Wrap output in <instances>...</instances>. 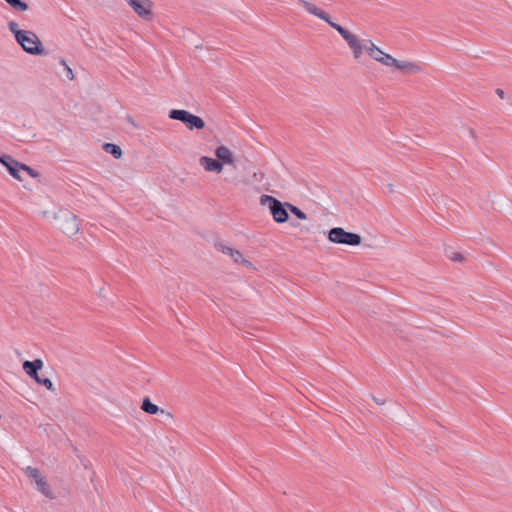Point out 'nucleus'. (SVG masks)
Here are the masks:
<instances>
[{"label": "nucleus", "mask_w": 512, "mask_h": 512, "mask_svg": "<svg viewBox=\"0 0 512 512\" xmlns=\"http://www.w3.org/2000/svg\"><path fill=\"white\" fill-rule=\"evenodd\" d=\"M8 28L10 32L14 35L15 39L19 38V34L24 32L25 30L19 29L18 24L15 21H10L8 23Z\"/></svg>", "instance_id": "nucleus-22"}, {"label": "nucleus", "mask_w": 512, "mask_h": 512, "mask_svg": "<svg viewBox=\"0 0 512 512\" xmlns=\"http://www.w3.org/2000/svg\"><path fill=\"white\" fill-rule=\"evenodd\" d=\"M260 204L268 206L273 220L277 223H285L289 219L288 202H281L271 195H261Z\"/></svg>", "instance_id": "nucleus-2"}, {"label": "nucleus", "mask_w": 512, "mask_h": 512, "mask_svg": "<svg viewBox=\"0 0 512 512\" xmlns=\"http://www.w3.org/2000/svg\"><path fill=\"white\" fill-rule=\"evenodd\" d=\"M82 465H84V468H87V465L85 464L84 460H81Z\"/></svg>", "instance_id": "nucleus-34"}, {"label": "nucleus", "mask_w": 512, "mask_h": 512, "mask_svg": "<svg viewBox=\"0 0 512 512\" xmlns=\"http://www.w3.org/2000/svg\"><path fill=\"white\" fill-rule=\"evenodd\" d=\"M215 156L218 161L222 162V166L234 164L233 153L224 145H220L215 149Z\"/></svg>", "instance_id": "nucleus-11"}, {"label": "nucleus", "mask_w": 512, "mask_h": 512, "mask_svg": "<svg viewBox=\"0 0 512 512\" xmlns=\"http://www.w3.org/2000/svg\"><path fill=\"white\" fill-rule=\"evenodd\" d=\"M467 132H468V134H469L472 138H474V139L476 138V133H475V130H474V129H472V128H468V129H467Z\"/></svg>", "instance_id": "nucleus-32"}, {"label": "nucleus", "mask_w": 512, "mask_h": 512, "mask_svg": "<svg viewBox=\"0 0 512 512\" xmlns=\"http://www.w3.org/2000/svg\"><path fill=\"white\" fill-rule=\"evenodd\" d=\"M446 256L454 262H462L464 257L461 253L451 252L449 249H445Z\"/></svg>", "instance_id": "nucleus-23"}, {"label": "nucleus", "mask_w": 512, "mask_h": 512, "mask_svg": "<svg viewBox=\"0 0 512 512\" xmlns=\"http://www.w3.org/2000/svg\"><path fill=\"white\" fill-rule=\"evenodd\" d=\"M199 163L208 172L221 173L223 170L222 162L218 161L217 158L202 156L199 159Z\"/></svg>", "instance_id": "nucleus-9"}, {"label": "nucleus", "mask_w": 512, "mask_h": 512, "mask_svg": "<svg viewBox=\"0 0 512 512\" xmlns=\"http://www.w3.org/2000/svg\"><path fill=\"white\" fill-rule=\"evenodd\" d=\"M169 118L182 122L189 130H202L205 128V121L191 112L183 109H172L169 111Z\"/></svg>", "instance_id": "nucleus-6"}, {"label": "nucleus", "mask_w": 512, "mask_h": 512, "mask_svg": "<svg viewBox=\"0 0 512 512\" xmlns=\"http://www.w3.org/2000/svg\"><path fill=\"white\" fill-rule=\"evenodd\" d=\"M60 64L64 67V69L66 71V77L69 80H73L74 79L73 70L68 66V64L64 58H60Z\"/></svg>", "instance_id": "nucleus-26"}, {"label": "nucleus", "mask_w": 512, "mask_h": 512, "mask_svg": "<svg viewBox=\"0 0 512 512\" xmlns=\"http://www.w3.org/2000/svg\"><path fill=\"white\" fill-rule=\"evenodd\" d=\"M0 163L5 166L9 174L15 179L22 181L23 178L20 175L21 162L14 159L12 156L3 154L0 155Z\"/></svg>", "instance_id": "nucleus-8"}, {"label": "nucleus", "mask_w": 512, "mask_h": 512, "mask_svg": "<svg viewBox=\"0 0 512 512\" xmlns=\"http://www.w3.org/2000/svg\"><path fill=\"white\" fill-rule=\"evenodd\" d=\"M82 465H84V468H87V465L85 464L84 460H81Z\"/></svg>", "instance_id": "nucleus-35"}, {"label": "nucleus", "mask_w": 512, "mask_h": 512, "mask_svg": "<svg viewBox=\"0 0 512 512\" xmlns=\"http://www.w3.org/2000/svg\"><path fill=\"white\" fill-rule=\"evenodd\" d=\"M364 49L367 51L368 55L374 60L379 62V58L383 55V51L377 47L371 40H367L364 44Z\"/></svg>", "instance_id": "nucleus-13"}, {"label": "nucleus", "mask_w": 512, "mask_h": 512, "mask_svg": "<svg viewBox=\"0 0 512 512\" xmlns=\"http://www.w3.org/2000/svg\"><path fill=\"white\" fill-rule=\"evenodd\" d=\"M215 248L224 253V254H228V255H232L233 251L235 250L234 248H231L229 246H226L225 244L221 243V242H217L215 243Z\"/></svg>", "instance_id": "nucleus-24"}, {"label": "nucleus", "mask_w": 512, "mask_h": 512, "mask_svg": "<svg viewBox=\"0 0 512 512\" xmlns=\"http://www.w3.org/2000/svg\"><path fill=\"white\" fill-rule=\"evenodd\" d=\"M141 409L150 415H156L158 412L164 413V410L152 403L149 397H145L143 399Z\"/></svg>", "instance_id": "nucleus-14"}, {"label": "nucleus", "mask_w": 512, "mask_h": 512, "mask_svg": "<svg viewBox=\"0 0 512 512\" xmlns=\"http://www.w3.org/2000/svg\"><path fill=\"white\" fill-rule=\"evenodd\" d=\"M43 368V361L41 359H35L33 361H24L23 370L35 380L39 376V371Z\"/></svg>", "instance_id": "nucleus-10"}, {"label": "nucleus", "mask_w": 512, "mask_h": 512, "mask_svg": "<svg viewBox=\"0 0 512 512\" xmlns=\"http://www.w3.org/2000/svg\"><path fill=\"white\" fill-rule=\"evenodd\" d=\"M495 92H496V94H497L501 99H504V97H505V92H504V90H503V89H501V88H497V89L495 90Z\"/></svg>", "instance_id": "nucleus-30"}, {"label": "nucleus", "mask_w": 512, "mask_h": 512, "mask_svg": "<svg viewBox=\"0 0 512 512\" xmlns=\"http://www.w3.org/2000/svg\"><path fill=\"white\" fill-rule=\"evenodd\" d=\"M17 43L22 47V49L31 55H45L46 50L38 38V36L30 31L25 30L21 34H19V38L16 39Z\"/></svg>", "instance_id": "nucleus-3"}, {"label": "nucleus", "mask_w": 512, "mask_h": 512, "mask_svg": "<svg viewBox=\"0 0 512 512\" xmlns=\"http://www.w3.org/2000/svg\"><path fill=\"white\" fill-rule=\"evenodd\" d=\"M37 486H38V490L43 494L45 495L46 497L50 498V499H53L54 498V495L52 494L51 490H50V486L49 484L47 483V481L42 477V478H39L37 480Z\"/></svg>", "instance_id": "nucleus-16"}, {"label": "nucleus", "mask_w": 512, "mask_h": 512, "mask_svg": "<svg viewBox=\"0 0 512 512\" xmlns=\"http://www.w3.org/2000/svg\"><path fill=\"white\" fill-rule=\"evenodd\" d=\"M240 264H242L244 267L246 268H249V269H255L254 265L252 264V262H250L249 260L243 258V260L240 261Z\"/></svg>", "instance_id": "nucleus-28"}, {"label": "nucleus", "mask_w": 512, "mask_h": 512, "mask_svg": "<svg viewBox=\"0 0 512 512\" xmlns=\"http://www.w3.org/2000/svg\"><path fill=\"white\" fill-rule=\"evenodd\" d=\"M230 257L233 259V261L235 263H240V261L243 260V258H244L243 254L239 250H237V249H235L233 251V253H232V255Z\"/></svg>", "instance_id": "nucleus-27"}, {"label": "nucleus", "mask_w": 512, "mask_h": 512, "mask_svg": "<svg viewBox=\"0 0 512 512\" xmlns=\"http://www.w3.org/2000/svg\"><path fill=\"white\" fill-rule=\"evenodd\" d=\"M130 6L134 10V12L144 20L152 19V2L150 0H131Z\"/></svg>", "instance_id": "nucleus-7"}, {"label": "nucleus", "mask_w": 512, "mask_h": 512, "mask_svg": "<svg viewBox=\"0 0 512 512\" xmlns=\"http://www.w3.org/2000/svg\"><path fill=\"white\" fill-rule=\"evenodd\" d=\"M379 59H380L379 62L385 66H394L395 67V64L397 62V59H395L390 54H387L385 52Z\"/></svg>", "instance_id": "nucleus-20"}, {"label": "nucleus", "mask_w": 512, "mask_h": 512, "mask_svg": "<svg viewBox=\"0 0 512 512\" xmlns=\"http://www.w3.org/2000/svg\"><path fill=\"white\" fill-rule=\"evenodd\" d=\"M55 219L59 229L68 237L76 235L80 230L77 216L67 209H61L55 214Z\"/></svg>", "instance_id": "nucleus-5"}, {"label": "nucleus", "mask_w": 512, "mask_h": 512, "mask_svg": "<svg viewBox=\"0 0 512 512\" xmlns=\"http://www.w3.org/2000/svg\"><path fill=\"white\" fill-rule=\"evenodd\" d=\"M289 211L300 220L307 219V214L304 211H302L299 207L291 203H288V212Z\"/></svg>", "instance_id": "nucleus-18"}, {"label": "nucleus", "mask_w": 512, "mask_h": 512, "mask_svg": "<svg viewBox=\"0 0 512 512\" xmlns=\"http://www.w3.org/2000/svg\"><path fill=\"white\" fill-rule=\"evenodd\" d=\"M103 150L106 153L111 154L115 159H120L123 155L121 147L114 143H105L103 145Z\"/></svg>", "instance_id": "nucleus-15"}, {"label": "nucleus", "mask_w": 512, "mask_h": 512, "mask_svg": "<svg viewBox=\"0 0 512 512\" xmlns=\"http://www.w3.org/2000/svg\"><path fill=\"white\" fill-rule=\"evenodd\" d=\"M373 400L375 401L376 404L378 405H383L386 403V399L384 398H377V397H374L373 396Z\"/></svg>", "instance_id": "nucleus-29"}, {"label": "nucleus", "mask_w": 512, "mask_h": 512, "mask_svg": "<svg viewBox=\"0 0 512 512\" xmlns=\"http://www.w3.org/2000/svg\"><path fill=\"white\" fill-rule=\"evenodd\" d=\"M13 9L17 11H26L29 5L22 0H5Z\"/></svg>", "instance_id": "nucleus-17"}, {"label": "nucleus", "mask_w": 512, "mask_h": 512, "mask_svg": "<svg viewBox=\"0 0 512 512\" xmlns=\"http://www.w3.org/2000/svg\"><path fill=\"white\" fill-rule=\"evenodd\" d=\"M299 4L310 14L320 18L325 21L330 27L335 29L348 43L349 47L353 51V55L355 59H358L364 49V44H361L357 37L348 31L343 26L332 21L331 17L328 13L318 8L316 5L306 1V0H298Z\"/></svg>", "instance_id": "nucleus-1"}, {"label": "nucleus", "mask_w": 512, "mask_h": 512, "mask_svg": "<svg viewBox=\"0 0 512 512\" xmlns=\"http://www.w3.org/2000/svg\"><path fill=\"white\" fill-rule=\"evenodd\" d=\"M36 383H38L39 385H43L46 387V389H48L49 391H52L54 392L55 391V388H54V384L53 382L47 378V377H41L40 375L35 379Z\"/></svg>", "instance_id": "nucleus-19"}, {"label": "nucleus", "mask_w": 512, "mask_h": 512, "mask_svg": "<svg viewBox=\"0 0 512 512\" xmlns=\"http://www.w3.org/2000/svg\"><path fill=\"white\" fill-rule=\"evenodd\" d=\"M395 68L406 73H418L421 70V67L414 62L400 60H397Z\"/></svg>", "instance_id": "nucleus-12"}, {"label": "nucleus", "mask_w": 512, "mask_h": 512, "mask_svg": "<svg viewBox=\"0 0 512 512\" xmlns=\"http://www.w3.org/2000/svg\"><path fill=\"white\" fill-rule=\"evenodd\" d=\"M386 188H387V192L388 193H394L395 192L393 184H387Z\"/></svg>", "instance_id": "nucleus-31"}, {"label": "nucleus", "mask_w": 512, "mask_h": 512, "mask_svg": "<svg viewBox=\"0 0 512 512\" xmlns=\"http://www.w3.org/2000/svg\"><path fill=\"white\" fill-rule=\"evenodd\" d=\"M327 238L330 242L348 246H359L362 243L360 234L348 232L342 227L331 228L327 232Z\"/></svg>", "instance_id": "nucleus-4"}, {"label": "nucleus", "mask_w": 512, "mask_h": 512, "mask_svg": "<svg viewBox=\"0 0 512 512\" xmlns=\"http://www.w3.org/2000/svg\"><path fill=\"white\" fill-rule=\"evenodd\" d=\"M126 1H127V3L130 5L131 0H126Z\"/></svg>", "instance_id": "nucleus-36"}, {"label": "nucleus", "mask_w": 512, "mask_h": 512, "mask_svg": "<svg viewBox=\"0 0 512 512\" xmlns=\"http://www.w3.org/2000/svg\"><path fill=\"white\" fill-rule=\"evenodd\" d=\"M82 465H84V468H87V465L85 464L84 460H81Z\"/></svg>", "instance_id": "nucleus-33"}, {"label": "nucleus", "mask_w": 512, "mask_h": 512, "mask_svg": "<svg viewBox=\"0 0 512 512\" xmlns=\"http://www.w3.org/2000/svg\"><path fill=\"white\" fill-rule=\"evenodd\" d=\"M27 474L30 478H33L36 483L39 478H42L39 470L37 468L31 467V466L27 467Z\"/></svg>", "instance_id": "nucleus-25"}, {"label": "nucleus", "mask_w": 512, "mask_h": 512, "mask_svg": "<svg viewBox=\"0 0 512 512\" xmlns=\"http://www.w3.org/2000/svg\"><path fill=\"white\" fill-rule=\"evenodd\" d=\"M21 172H26L32 178L40 177V173L37 170L33 169L32 167H30L24 163H21L20 173Z\"/></svg>", "instance_id": "nucleus-21"}]
</instances>
